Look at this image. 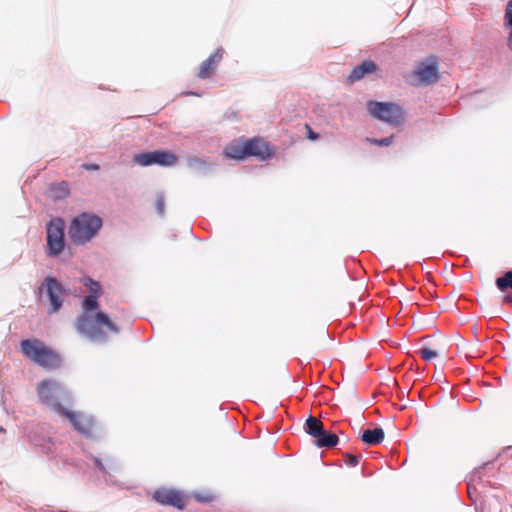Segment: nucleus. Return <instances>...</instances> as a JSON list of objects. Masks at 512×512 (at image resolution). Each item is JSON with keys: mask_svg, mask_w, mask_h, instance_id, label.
Masks as SVG:
<instances>
[{"mask_svg": "<svg viewBox=\"0 0 512 512\" xmlns=\"http://www.w3.org/2000/svg\"><path fill=\"white\" fill-rule=\"evenodd\" d=\"M97 295L86 296L82 303L83 314L76 320V329L91 340H103L107 333H118L119 327L104 312L91 314L99 307Z\"/></svg>", "mask_w": 512, "mask_h": 512, "instance_id": "1", "label": "nucleus"}, {"mask_svg": "<svg viewBox=\"0 0 512 512\" xmlns=\"http://www.w3.org/2000/svg\"><path fill=\"white\" fill-rule=\"evenodd\" d=\"M20 351L26 359L47 371L57 370L63 364L61 354L38 338L22 340Z\"/></svg>", "mask_w": 512, "mask_h": 512, "instance_id": "2", "label": "nucleus"}, {"mask_svg": "<svg viewBox=\"0 0 512 512\" xmlns=\"http://www.w3.org/2000/svg\"><path fill=\"white\" fill-rule=\"evenodd\" d=\"M102 227V219L94 214L82 213L74 218L69 227V237L75 244L90 241Z\"/></svg>", "mask_w": 512, "mask_h": 512, "instance_id": "3", "label": "nucleus"}, {"mask_svg": "<svg viewBox=\"0 0 512 512\" xmlns=\"http://www.w3.org/2000/svg\"><path fill=\"white\" fill-rule=\"evenodd\" d=\"M36 390L39 400L43 404L50 406L59 414L65 410L60 400L68 398L69 394L59 382L52 379H44L39 382Z\"/></svg>", "mask_w": 512, "mask_h": 512, "instance_id": "4", "label": "nucleus"}, {"mask_svg": "<svg viewBox=\"0 0 512 512\" xmlns=\"http://www.w3.org/2000/svg\"><path fill=\"white\" fill-rule=\"evenodd\" d=\"M367 110L375 119L393 126L402 125L405 121L403 108L392 102L368 101Z\"/></svg>", "mask_w": 512, "mask_h": 512, "instance_id": "5", "label": "nucleus"}, {"mask_svg": "<svg viewBox=\"0 0 512 512\" xmlns=\"http://www.w3.org/2000/svg\"><path fill=\"white\" fill-rule=\"evenodd\" d=\"M64 221L52 219L47 225V250L49 256H58L64 250Z\"/></svg>", "mask_w": 512, "mask_h": 512, "instance_id": "6", "label": "nucleus"}, {"mask_svg": "<svg viewBox=\"0 0 512 512\" xmlns=\"http://www.w3.org/2000/svg\"><path fill=\"white\" fill-rule=\"evenodd\" d=\"M134 163L139 166L159 165L164 167L174 166L178 162V157L171 151L155 150L136 154L133 157Z\"/></svg>", "mask_w": 512, "mask_h": 512, "instance_id": "7", "label": "nucleus"}, {"mask_svg": "<svg viewBox=\"0 0 512 512\" xmlns=\"http://www.w3.org/2000/svg\"><path fill=\"white\" fill-rule=\"evenodd\" d=\"M45 291L50 301L48 312L50 314L56 313L60 310L63 304L64 289L61 283L54 277H46L43 284L39 288L40 296Z\"/></svg>", "mask_w": 512, "mask_h": 512, "instance_id": "8", "label": "nucleus"}, {"mask_svg": "<svg viewBox=\"0 0 512 512\" xmlns=\"http://www.w3.org/2000/svg\"><path fill=\"white\" fill-rule=\"evenodd\" d=\"M153 499L161 505L173 506L183 510L186 506L185 496L178 490L159 488L153 493Z\"/></svg>", "mask_w": 512, "mask_h": 512, "instance_id": "9", "label": "nucleus"}, {"mask_svg": "<svg viewBox=\"0 0 512 512\" xmlns=\"http://www.w3.org/2000/svg\"><path fill=\"white\" fill-rule=\"evenodd\" d=\"M61 414L66 416L74 429L82 434L91 435L96 427V421L90 415L75 413L67 409H65Z\"/></svg>", "mask_w": 512, "mask_h": 512, "instance_id": "10", "label": "nucleus"}, {"mask_svg": "<svg viewBox=\"0 0 512 512\" xmlns=\"http://www.w3.org/2000/svg\"><path fill=\"white\" fill-rule=\"evenodd\" d=\"M413 77L417 84L430 85L439 80L438 64L436 61L431 63L422 62L413 72Z\"/></svg>", "mask_w": 512, "mask_h": 512, "instance_id": "11", "label": "nucleus"}, {"mask_svg": "<svg viewBox=\"0 0 512 512\" xmlns=\"http://www.w3.org/2000/svg\"><path fill=\"white\" fill-rule=\"evenodd\" d=\"M224 50L223 48H218L214 53H212L205 61H203L199 67L198 78L200 79H208L215 72L217 66L223 59Z\"/></svg>", "mask_w": 512, "mask_h": 512, "instance_id": "12", "label": "nucleus"}, {"mask_svg": "<svg viewBox=\"0 0 512 512\" xmlns=\"http://www.w3.org/2000/svg\"><path fill=\"white\" fill-rule=\"evenodd\" d=\"M247 157L254 156L260 160L270 157V150L266 142L253 138L245 142Z\"/></svg>", "mask_w": 512, "mask_h": 512, "instance_id": "13", "label": "nucleus"}, {"mask_svg": "<svg viewBox=\"0 0 512 512\" xmlns=\"http://www.w3.org/2000/svg\"><path fill=\"white\" fill-rule=\"evenodd\" d=\"M378 70L377 65L371 60H365L360 65L353 68L349 75L351 82L362 79L366 74L374 73Z\"/></svg>", "mask_w": 512, "mask_h": 512, "instance_id": "14", "label": "nucleus"}, {"mask_svg": "<svg viewBox=\"0 0 512 512\" xmlns=\"http://www.w3.org/2000/svg\"><path fill=\"white\" fill-rule=\"evenodd\" d=\"M223 154L225 157L235 160H243L247 158L245 142H233L227 145L223 151Z\"/></svg>", "mask_w": 512, "mask_h": 512, "instance_id": "15", "label": "nucleus"}, {"mask_svg": "<svg viewBox=\"0 0 512 512\" xmlns=\"http://www.w3.org/2000/svg\"><path fill=\"white\" fill-rule=\"evenodd\" d=\"M385 437L384 430L380 427L363 431L361 440L370 446L380 444Z\"/></svg>", "mask_w": 512, "mask_h": 512, "instance_id": "16", "label": "nucleus"}, {"mask_svg": "<svg viewBox=\"0 0 512 512\" xmlns=\"http://www.w3.org/2000/svg\"><path fill=\"white\" fill-rule=\"evenodd\" d=\"M315 439L318 447L331 448L336 446L339 442V438L336 434L326 430H323L322 434L317 436Z\"/></svg>", "mask_w": 512, "mask_h": 512, "instance_id": "17", "label": "nucleus"}, {"mask_svg": "<svg viewBox=\"0 0 512 512\" xmlns=\"http://www.w3.org/2000/svg\"><path fill=\"white\" fill-rule=\"evenodd\" d=\"M323 423L321 420H319L316 417L310 416L305 423V431L316 438L317 436H320L323 432Z\"/></svg>", "mask_w": 512, "mask_h": 512, "instance_id": "18", "label": "nucleus"}, {"mask_svg": "<svg viewBox=\"0 0 512 512\" xmlns=\"http://www.w3.org/2000/svg\"><path fill=\"white\" fill-rule=\"evenodd\" d=\"M505 25L511 28L507 39L508 48L512 51V0L507 3L504 15Z\"/></svg>", "mask_w": 512, "mask_h": 512, "instance_id": "19", "label": "nucleus"}, {"mask_svg": "<svg viewBox=\"0 0 512 512\" xmlns=\"http://www.w3.org/2000/svg\"><path fill=\"white\" fill-rule=\"evenodd\" d=\"M496 286L501 291L512 289V271H507L504 276L497 278Z\"/></svg>", "mask_w": 512, "mask_h": 512, "instance_id": "20", "label": "nucleus"}, {"mask_svg": "<svg viewBox=\"0 0 512 512\" xmlns=\"http://www.w3.org/2000/svg\"><path fill=\"white\" fill-rule=\"evenodd\" d=\"M82 283L90 291V295H101L102 289L99 282L94 281L89 277H85L82 279Z\"/></svg>", "mask_w": 512, "mask_h": 512, "instance_id": "21", "label": "nucleus"}, {"mask_svg": "<svg viewBox=\"0 0 512 512\" xmlns=\"http://www.w3.org/2000/svg\"><path fill=\"white\" fill-rule=\"evenodd\" d=\"M418 354L425 361H430L436 357H438L439 353L436 350H433L429 347H423L418 351Z\"/></svg>", "mask_w": 512, "mask_h": 512, "instance_id": "22", "label": "nucleus"}, {"mask_svg": "<svg viewBox=\"0 0 512 512\" xmlns=\"http://www.w3.org/2000/svg\"><path fill=\"white\" fill-rule=\"evenodd\" d=\"M367 141L377 146H389L393 142V136L385 137L382 139L367 138Z\"/></svg>", "mask_w": 512, "mask_h": 512, "instance_id": "23", "label": "nucleus"}, {"mask_svg": "<svg viewBox=\"0 0 512 512\" xmlns=\"http://www.w3.org/2000/svg\"><path fill=\"white\" fill-rule=\"evenodd\" d=\"M343 457H344V462L347 466L354 467L359 463L361 455L357 456V455L345 453L343 455Z\"/></svg>", "mask_w": 512, "mask_h": 512, "instance_id": "24", "label": "nucleus"}, {"mask_svg": "<svg viewBox=\"0 0 512 512\" xmlns=\"http://www.w3.org/2000/svg\"><path fill=\"white\" fill-rule=\"evenodd\" d=\"M52 190L57 191V194L55 195V197H58V198L65 197L69 193L67 185L65 183H62L57 186H53Z\"/></svg>", "mask_w": 512, "mask_h": 512, "instance_id": "25", "label": "nucleus"}, {"mask_svg": "<svg viewBox=\"0 0 512 512\" xmlns=\"http://www.w3.org/2000/svg\"><path fill=\"white\" fill-rule=\"evenodd\" d=\"M164 197L163 196H158L157 199H156V208L158 210V213L159 214H163L164 212Z\"/></svg>", "mask_w": 512, "mask_h": 512, "instance_id": "26", "label": "nucleus"}, {"mask_svg": "<svg viewBox=\"0 0 512 512\" xmlns=\"http://www.w3.org/2000/svg\"><path fill=\"white\" fill-rule=\"evenodd\" d=\"M305 127L307 129V136L310 140H317L319 138V135L315 133L308 124H306Z\"/></svg>", "mask_w": 512, "mask_h": 512, "instance_id": "27", "label": "nucleus"}, {"mask_svg": "<svg viewBox=\"0 0 512 512\" xmlns=\"http://www.w3.org/2000/svg\"><path fill=\"white\" fill-rule=\"evenodd\" d=\"M83 167L86 170H92V171H95V170L99 169V165L98 164H84Z\"/></svg>", "mask_w": 512, "mask_h": 512, "instance_id": "28", "label": "nucleus"}, {"mask_svg": "<svg viewBox=\"0 0 512 512\" xmlns=\"http://www.w3.org/2000/svg\"><path fill=\"white\" fill-rule=\"evenodd\" d=\"M503 302H504V303H508V304H512V295H506V296L503 298Z\"/></svg>", "mask_w": 512, "mask_h": 512, "instance_id": "29", "label": "nucleus"}, {"mask_svg": "<svg viewBox=\"0 0 512 512\" xmlns=\"http://www.w3.org/2000/svg\"><path fill=\"white\" fill-rule=\"evenodd\" d=\"M95 464H96V466H97L99 469H101V470H103V469H104L103 465L101 464V462H100L98 459H96V460H95Z\"/></svg>", "mask_w": 512, "mask_h": 512, "instance_id": "30", "label": "nucleus"}, {"mask_svg": "<svg viewBox=\"0 0 512 512\" xmlns=\"http://www.w3.org/2000/svg\"><path fill=\"white\" fill-rule=\"evenodd\" d=\"M0 432H1V433H4V432H5V429H4V428H2V427H0Z\"/></svg>", "mask_w": 512, "mask_h": 512, "instance_id": "31", "label": "nucleus"}]
</instances>
